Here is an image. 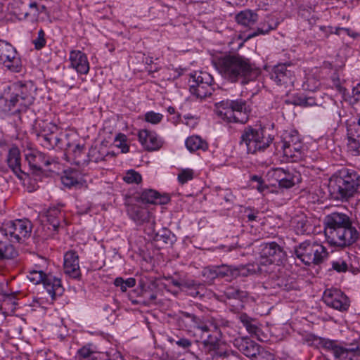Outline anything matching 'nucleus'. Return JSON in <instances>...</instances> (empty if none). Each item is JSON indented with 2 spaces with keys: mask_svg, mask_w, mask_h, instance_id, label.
Instances as JSON below:
<instances>
[{
  "mask_svg": "<svg viewBox=\"0 0 360 360\" xmlns=\"http://www.w3.org/2000/svg\"><path fill=\"white\" fill-rule=\"evenodd\" d=\"M324 233L327 242L335 246L346 247L354 243L359 233L352 225L350 218L340 212H333L325 217Z\"/></svg>",
  "mask_w": 360,
  "mask_h": 360,
  "instance_id": "nucleus-1",
  "label": "nucleus"
},
{
  "mask_svg": "<svg viewBox=\"0 0 360 360\" xmlns=\"http://www.w3.org/2000/svg\"><path fill=\"white\" fill-rule=\"evenodd\" d=\"M35 88L31 83L6 86L0 95V117L25 110L34 101Z\"/></svg>",
  "mask_w": 360,
  "mask_h": 360,
  "instance_id": "nucleus-2",
  "label": "nucleus"
},
{
  "mask_svg": "<svg viewBox=\"0 0 360 360\" xmlns=\"http://www.w3.org/2000/svg\"><path fill=\"white\" fill-rule=\"evenodd\" d=\"M193 323V328L201 332V338L207 334L206 338L200 342L202 353L212 356L226 357L230 350L226 348V343L221 341L222 333L219 326L212 319L202 320L193 314H186Z\"/></svg>",
  "mask_w": 360,
  "mask_h": 360,
  "instance_id": "nucleus-3",
  "label": "nucleus"
},
{
  "mask_svg": "<svg viewBox=\"0 0 360 360\" xmlns=\"http://www.w3.org/2000/svg\"><path fill=\"white\" fill-rule=\"evenodd\" d=\"M214 65L222 77L231 82H236L242 78V83H246V77L253 70L249 59L239 55L219 57L215 60Z\"/></svg>",
  "mask_w": 360,
  "mask_h": 360,
  "instance_id": "nucleus-4",
  "label": "nucleus"
},
{
  "mask_svg": "<svg viewBox=\"0 0 360 360\" xmlns=\"http://www.w3.org/2000/svg\"><path fill=\"white\" fill-rule=\"evenodd\" d=\"M359 182L360 176L355 171L343 169L330 178L328 186L336 198L347 200L356 192Z\"/></svg>",
  "mask_w": 360,
  "mask_h": 360,
  "instance_id": "nucleus-5",
  "label": "nucleus"
},
{
  "mask_svg": "<svg viewBox=\"0 0 360 360\" xmlns=\"http://www.w3.org/2000/svg\"><path fill=\"white\" fill-rule=\"evenodd\" d=\"M272 141L273 138L266 135L264 129L248 126L242 131L240 145L245 146L248 153L256 154L264 151Z\"/></svg>",
  "mask_w": 360,
  "mask_h": 360,
  "instance_id": "nucleus-6",
  "label": "nucleus"
},
{
  "mask_svg": "<svg viewBox=\"0 0 360 360\" xmlns=\"http://www.w3.org/2000/svg\"><path fill=\"white\" fill-rule=\"evenodd\" d=\"M297 259L306 265H318L328 257L326 248L314 241L305 240L295 248Z\"/></svg>",
  "mask_w": 360,
  "mask_h": 360,
  "instance_id": "nucleus-7",
  "label": "nucleus"
},
{
  "mask_svg": "<svg viewBox=\"0 0 360 360\" xmlns=\"http://www.w3.org/2000/svg\"><path fill=\"white\" fill-rule=\"evenodd\" d=\"M27 278L34 285L42 283L48 293L53 298L63 292L60 280L51 274H46L37 265L28 271Z\"/></svg>",
  "mask_w": 360,
  "mask_h": 360,
  "instance_id": "nucleus-8",
  "label": "nucleus"
},
{
  "mask_svg": "<svg viewBox=\"0 0 360 360\" xmlns=\"http://www.w3.org/2000/svg\"><path fill=\"white\" fill-rule=\"evenodd\" d=\"M190 91L197 98H204L212 94L213 77L207 72H195L189 79Z\"/></svg>",
  "mask_w": 360,
  "mask_h": 360,
  "instance_id": "nucleus-9",
  "label": "nucleus"
},
{
  "mask_svg": "<svg viewBox=\"0 0 360 360\" xmlns=\"http://www.w3.org/2000/svg\"><path fill=\"white\" fill-rule=\"evenodd\" d=\"M5 240L20 242L28 237L32 231L31 222L27 219H17L4 223Z\"/></svg>",
  "mask_w": 360,
  "mask_h": 360,
  "instance_id": "nucleus-10",
  "label": "nucleus"
},
{
  "mask_svg": "<svg viewBox=\"0 0 360 360\" xmlns=\"http://www.w3.org/2000/svg\"><path fill=\"white\" fill-rule=\"evenodd\" d=\"M0 63L12 72H19L21 70V60L15 49L3 40H0Z\"/></svg>",
  "mask_w": 360,
  "mask_h": 360,
  "instance_id": "nucleus-11",
  "label": "nucleus"
},
{
  "mask_svg": "<svg viewBox=\"0 0 360 360\" xmlns=\"http://www.w3.org/2000/svg\"><path fill=\"white\" fill-rule=\"evenodd\" d=\"M325 348L333 354L336 360H352L354 356L360 354V338L347 347L334 341H328L325 343Z\"/></svg>",
  "mask_w": 360,
  "mask_h": 360,
  "instance_id": "nucleus-12",
  "label": "nucleus"
},
{
  "mask_svg": "<svg viewBox=\"0 0 360 360\" xmlns=\"http://www.w3.org/2000/svg\"><path fill=\"white\" fill-rule=\"evenodd\" d=\"M326 304L341 312L347 311L350 306L348 297L337 288L326 289L323 295Z\"/></svg>",
  "mask_w": 360,
  "mask_h": 360,
  "instance_id": "nucleus-13",
  "label": "nucleus"
},
{
  "mask_svg": "<svg viewBox=\"0 0 360 360\" xmlns=\"http://www.w3.org/2000/svg\"><path fill=\"white\" fill-rule=\"evenodd\" d=\"M261 257L266 259L268 264L279 265L285 259V252L276 242L264 243L259 246Z\"/></svg>",
  "mask_w": 360,
  "mask_h": 360,
  "instance_id": "nucleus-14",
  "label": "nucleus"
},
{
  "mask_svg": "<svg viewBox=\"0 0 360 360\" xmlns=\"http://www.w3.org/2000/svg\"><path fill=\"white\" fill-rule=\"evenodd\" d=\"M347 146L354 155L360 154V117L347 127Z\"/></svg>",
  "mask_w": 360,
  "mask_h": 360,
  "instance_id": "nucleus-15",
  "label": "nucleus"
},
{
  "mask_svg": "<svg viewBox=\"0 0 360 360\" xmlns=\"http://www.w3.org/2000/svg\"><path fill=\"white\" fill-rule=\"evenodd\" d=\"M290 64H278L274 66L270 73L271 79L279 86H287L293 84V71Z\"/></svg>",
  "mask_w": 360,
  "mask_h": 360,
  "instance_id": "nucleus-16",
  "label": "nucleus"
},
{
  "mask_svg": "<svg viewBox=\"0 0 360 360\" xmlns=\"http://www.w3.org/2000/svg\"><path fill=\"white\" fill-rule=\"evenodd\" d=\"M272 177L278 182L280 188H290L300 181V174L283 168L272 170Z\"/></svg>",
  "mask_w": 360,
  "mask_h": 360,
  "instance_id": "nucleus-17",
  "label": "nucleus"
},
{
  "mask_svg": "<svg viewBox=\"0 0 360 360\" xmlns=\"http://www.w3.org/2000/svg\"><path fill=\"white\" fill-rule=\"evenodd\" d=\"M138 137L141 146L148 151L158 150L164 144V141L153 131L141 129Z\"/></svg>",
  "mask_w": 360,
  "mask_h": 360,
  "instance_id": "nucleus-18",
  "label": "nucleus"
},
{
  "mask_svg": "<svg viewBox=\"0 0 360 360\" xmlns=\"http://www.w3.org/2000/svg\"><path fill=\"white\" fill-rule=\"evenodd\" d=\"M25 159L30 167L36 170H41L44 166L58 162L57 159L46 157L42 153L34 150H28L26 152Z\"/></svg>",
  "mask_w": 360,
  "mask_h": 360,
  "instance_id": "nucleus-19",
  "label": "nucleus"
},
{
  "mask_svg": "<svg viewBox=\"0 0 360 360\" xmlns=\"http://www.w3.org/2000/svg\"><path fill=\"white\" fill-rule=\"evenodd\" d=\"M47 127L50 130V133H46V131L43 134L38 136V140L41 145L47 148L53 149L56 146L60 147L61 137L58 135V127L54 124L49 123Z\"/></svg>",
  "mask_w": 360,
  "mask_h": 360,
  "instance_id": "nucleus-20",
  "label": "nucleus"
},
{
  "mask_svg": "<svg viewBox=\"0 0 360 360\" xmlns=\"http://www.w3.org/2000/svg\"><path fill=\"white\" fill-rule=\"evenodd\" d=\"M70 66L77 73L86 75L89 71V63L86 54L81 51L74 50L70 53Z\"/></svg>",
  "mask_w": 360,
  "mask_h": 360,
  "instance_id": "nucleus-21",
  "label": "nucleus"
},
{
  "mask_svg": "<svg viewBox=\"0 0 360 360\" xmlns=\"http://www.w3.org/2000/svg\"><path fill=\"white\" fill-rule=\"evenodd\" d=\"M64 271L66 274L77 278L80 274L79 257L73 250L68 251L64 255Z\"/></svg>",
  "mask_w": 360,
  "mask_h": 360,
  "instance_id": "nucleus-22",
  "label": "nucleus"
},
{
  "mask_svg": "<svg viewBox=\"0 0 360 360\" xmlns=\"http://www.w3.org/2000/svg\"><path fill=\"white\" fill-rule=\"evenodd\" d=\"M18 255L14 246L7 240H5L4 224L0 226V261L11 259Z\"/></svg>",
  "mask_w": 360,
  "mask_h": 360,
  "instance_id": "nucleus-23",
  "label": "nucleus"
},
{
  "mask_svg": "<svg viewBox=\"0 0 360 360\" xmlns=\"http://www.w3.org/2000/svg\"><path fill=\"white\" fill-rule=\"evenodd\" d=\"M234 345L248 357H257L259 353V345L252 340L243 338L236 339L234 340Z\"/></svg>",
  "mask_w": 360,
  "mask_h": 360,
  "instance_id": "nucleus-24",
  "label": "nucleus"
},
{
  "mask_svg": "<svg viewBox=\"0 0 360 360\" xmlns=\"http://www.w3.org/2000/svg\"><path fill=\"white\" fill-rule=\"evenodd\" d=\"M291 226L297 234H309L313 229L310 220L304 214L297 215L291 220Z\"/></svg>",
  "mask_w": 360,
  "mask_h": 360,
  "instance_id": "nucleus-25",
  "label": "nucleus"
},
{
  "mask_svg": "<svg viewBox=\"0 0 360 360\" xmlns=\"http://www.w3.org/2000/svg\"><path fill=\"white\" fill-rule=\"evenodd\" d=\"M20 162L21 158L19 149L17 147H12L8 151L7 162L9 167L19 179H22V174Z\"/></svg>",
  "mask_w": 360,
  "mask_h": 360,
  "instance_id": "nucleus-26",
  "label": "nucleus"
},
{
  "mask_svg": "<svg viewBox=\"0 0 360 360\" xmlns=\"http://www.w3.org/2000/svg\"><path fill=\"white\" fill-rule=\"evenodd\" d=\"M298 143H301V141L297 131H285L282 135L281 141V148L284 155H291L289 147Z\"/></svg>",
  "mask_w": 360,
  "mask_h": 360,
  "instance_id": "nucleus-27",
  "label": "nucleus"
},
{
  "mask_svg": "<svg viewBox=\"0 0 360 360\" xmlns=\"http://www.w3.org/2000/svg\"><path fill=\"white\" fill-rule=\"evenodd\" d=\"M219 115L229 122L245 123L249 118V112L242 111L219 110Z\"/></svg>",
  "mask_w": 360,
  "mask_h": 360,
  "instance_id": "nucleus-28",
  "label": "nucleus"
},
{
  "mask_svg": "<svg viewBox=\"0 0 360 360\" xmlns=\"http://www.w3.org/2000/svg\"><path fill=\"white\" fill-rule=\"evenodd\" d=\"M235 20L238 24L244 27H250L256 23L258 15L253 11L246 9L236 14Z\"/></svg>",
  "mask_w": 360,
  "mask_h": 360,
  "instance_id": "nucleus-29",
  "label": "nucleus"
},
{
  "mask_svg": "<svg viewBox=\"0 0 360 360\" xmlns=\"http://www.w3.org/2000/svg\"><path fill=\"white\" fill-rule=\"evenodd\" d=\"M47 221L53 231H57L61 223L64 221V214L59 207H50L47 211Z\"/></svg>",
  "mask_w": 360,
  "mask_h": 360,
  "instance_id": "nucleus-30",
  "label": "nucleus"
},
{
  "mask_svg": "<svg viewBox=\"0 0 360 360\" xmlns=\"http://www.w3.org/2000/svg\"><path fill=\"white\" fill-rule=\"evenodd\" d=\"M186 148L190 152H194L197 150L205 151L208 148V143L200 136L195 135L189 136L185 141Z\"/></svg>",
  "mask_w": 360,
  "mask_h": 360,
  "instance_id": "nucleus-31",
  "label": "nucleus"
},
{
  "mask_svg": "<svg viewBox=\"0 0 360 360\" xmlns=\"http://www.w3.org/2000/svg\"><path fill=\"white\" fill-rule=\"evenodd\" d=\"M257 264H248L246 265L235 266V279L238 277H247L259 271Z\"/></svg>",
  "mask_w": 360,
  "mask_h": 360,
  "instance_id": "nucleus-32",
  "label": "nucleus"
},
{
  "mask_svg": "<svg viewBox=\"0 0 360 360\" xmlns=\"http://www.w3.org/2000/svg\"><path fill=\"white\" fill-rule=\"evenodd\" d=\"M226 105V108H223L224 110L231 111H243L244 112L250 113V108L245 101H227L226 103H222L221 106Z\"/></svg>",
  "mask_w": 360,
  "mask_h": 360,
  "instance_id": "nucleus-33",
  "label": "nucleus"
},
{
  "mask_svg": "<svg viewBox=\"0 0 360 360\" xmlns=\"http://www.w3.org/2000/svg\"><path fill=\"white\" fill-rule=\"evenodd\" d=\"M348 258L346 253L335 257L331 261L332 269L339 273L346 272L348 269Z\"/></svg>",
  "mask_w": 360,
  "mask_h": 360,
  "instance_id": "nucleus-34",
  "label": "nucleus"
},
{
  "mask_svg": "<svg viewBox=\"0 0 360 360\" xmlns=\"http://www.w3.org/2000/svg\"><path fill=\"white\" fill-rule=\"evenodd\" d=\"M103 352L92 351L89 347L84 346L80 348L76 355L77 360H96L101 357Z\"/></svg>",
  "mask_w": 360,
  "mask_h": 360,
  "instance_id": "nucleus-35",
  "label": "nucleus"
},
{
  "mask_svg": "<svg viewBox=\"0 0 360 360\" xmlns=\"http://www.w3.org/2000/svg\"><path fill=\"white\" fill-rule=\"evenodd\" d=\"M127 212L130 218L136 222H142L146 219L145 210L137 205H129L127 209Z\"/></svg>",
  "mask_w": 360,
  "mask_h": 360,
  "instance_id": "nucleus-36",
  "label": "nucleus"
},
{
  "mask_svg": "<svg viewBox=\"0 0 360 360\" xmlns=\"http://www.w3.org/2000/svg\"><path fill=\"white\" fill-rule=\"evenodd\" d=\"M63 184L68 188L77 186L81 184V177L76 172L66 173L62 177Z\"/></svg>",
  "mask_w": 360,
  "mask_h": 360,
  "instance_id": "nucleus-37",
  "label": "nucleus"
},
{
  "mask_svg": "<svg viewBox=\"0 0 360 360\" xmlns=\"http://www.w3.org/2000/svg\"><path fill=\"white\" fill-rule=\"evenodd\" d=\"M219 278L231 281L235 279V266L223 264L218 266Z\"/></svg>",
  "mask_w": 360,
  "mask_h": 360,
  "instance_id": "nucleus-38",
  "label": "nucleus"
},
{
  "mask_svg": "<svg viewBox=\"0 0 360 360\" xmlns=\"http://www.w3.org/2000/svg\"><path fill=\"white\" fill-rule=\"evenodd\" d=\"M114 284L117 287H120L122 292H125L128 288H133L136 285V280L134 278L124 280L121 277H117L115 279Z\"/></svg>",
  "mask_w": 360,
  "mask_h": 360,
  "instance_id": "nucleus-39",
  "label": "nucleus"
},
{
  "mask_svg": "<svg viewBox=\"0 0 360 360\" xmlns=\"http://www.w3.org/2000/svg\"><path fill=\"white\" fill-rule=\"evenodd\" d=\"M225 294L229 299H238L240 300H243L248 296L247 292L232 287L228 288L225 291Z\"/></svg>",
  "mask_w": 360,
  "mask_h": 360,
  "instance_id": "nucleus-40",
  "label": "nucleus"
},
{
  "mask_svg": "<svg viewBox=\"0 0 360 360\" xmlns=\"http://www.w3.org/2000/svg\"><path fill=\"white\" fill-rule=\"evenodd\" d=\"M184 286L188 288V293L193 297L200 295V290H203V285L202 284L196 283L193 281L185 283Z\"/></svg>",
  "mask_w": 360,
  "mask_h": 360,
  "instance_id": "nucleus-41",
  "label": "nucleus"
},
{
  "mask_svg": "<svg viewBox=\"0 0 360 360\" xmlns=\"http://www.w3.org/2000/svg\"><path fill=\"white\" fill-rule=\"evenodd\" d=\"M123 180L127 184H139L142 180V177L139 172L130 169L125 174Z\"/></svg>",
  "mask_w": 360,
  "mask_h": 360,
  "instance_id": "nucleus-42",
  "label": "nucleus"
},
{
  "mask_svg": "<svg viewBox=\"0 0 360 360\" xmlns=\"http://www.w3.org/2000/svg\"><path fill=\"white\" fill-rule=\"evenodd\" d=\"M202 274L207 282H212L219 278L218 266L206 267L202 270Z\"/></svg>",
  "mask_w": 360,
  "mask_h": 360,
  "instance_id": "nucleus-43",
  "label": "nucleus"
},
{
  "mask_svg": "<svg viewBox=\"0 0 360 360\" xmlns=\"http://www.w3.org/2000/svg\"><path fill=\"white\" fill-rule=\"evenodd\" d=\"M321 83L319 79L313 76H309L307 77L305 82L303 84V86L306 90L310 91H315L320 86Z\"/></svg>",
  "mask_w": 360,
  "mask_h": 360,
  "instance_id": "nucleus-44",
  "label": "nucleus"
},
{
  "mask_svg": "<svg viewBox=\"0 0 360 360\" xmlns=\"http://www.w3.org/2000/svg\"><path fill=\"white\" fill-rule=\"evenodd\" d=\"M290 150L291 155H285L288 158H290L291 161H297L298 159L301 158L302 155V143H298L294 145H292L289 147Z\"/></svg>",
  "mask_w": 360,
  "mask_h": 360,
  "instance_id": "nucleus-45",
  "label": "nucleus"
},
{
  "mask_svg": "<svg viewBox=\"0 0 360 360\" xmlns=\"http://www.w3.org/2000/svg\"><path fill=\"white\" fill-rule=\"evenodd\" d=\"M114 143L115 146L120 148L122 153H127L129 151V146L127 144V136L123 134H118L115 138Z\"/></svg>",
  "mask_w": 360,
  "mask_h": 360,
  "instance_id": "nucleus-46",
  "label": "nucleus"
},
{
  "mask_svg": "<svg viewBox=\"0 0 360 360\" xmlns=\"http://www.w3.org/2000/svg\"><path fill=\"white\" fill-rule=\"evenodd\" d=\"M158 192L150 189L144 191L141 193V198L143 202L146 203L155 204Z\"/></svg>",
  "mask_w": 360,
  "mask_h": 360,
  "instance_id": "nucleus-47",
  "label": "nucleus"
},
{
  "mask_svg": "<svg viewBox=\"0 0 360 360\" xmlns=\"http://www.w3.org/2000/svg\"><path fill=\"white\" fill-rule=\"evenodd\" d=\"M193 176L194 172L193 169L189 168L183 169L178 174V180L181 184H184L187 181L193 179Z\"/></svg>",
  "mask_w": 360,
  "mask_h": 360,
  "instance_id": "nucleus-48",
  "label": "nucleus"
},
{
  "mask_svg": "<svg viewBox=\"0 0 360 360\" xmlns=\"http://www.w3.org/2000/svg\"><path fill=\"white\" fill-rule=\"evenodd\" d=\"M163 119V115L161 113L155 112L154 111H149L145 114V120L153 124H159Z\"/></svg>",
  "mask_w": 360,
  "mask_h": 360,
  "instance_id": "nucleus-49",
  "label": "nucleus"
},
{
  "mask_svg": "<svg viewBox=\"0 0 360 360\" xmlns=\"http://www.w3.org/2000/svg\"><path fill=\"white\" fill-rule=\"evenodd\" d=\"M276 27V23H274V25H269L267 27H266L265 25H264L262 27L258 28L257 31L249 34L244 39V41H246L259 34H265L268 33L270 30H274Z\"/></svg>",
  "mask_w": 360,
  "mask_h": 360,
  "instance_id": "nucleus-50",
  "label": "nucleus"
},
{
  "mask_svg": "<svg viewBox=\"0 0 360 360\" xmlns=\"http://www.w3.org/2000/svg\"><path fill=\"white\" fill-rule=\"evenodd\" d=\"M75 80V75L74 72L66 70L63 75V83L66 86H69L70 88L73 87L74 82Z\"/></svg>",
  "mask_w": 360,
  "mask_h": 360,
  "instance_id": "nucleus-51",
  "label": "nucleus"
},
{
  "mask_svg": "<svg viewBox=\"0 0 360 360\" xmlns=\"http://www.w3.org/2000/svg\"><path fill=\"white\" fill-rule=\"evenodd\" d=\"M45 33L43 30H40L38 32V37L36 39L33 41V43L34 44L35 48L37 49H41L43 48L46 44V40L44 38Z\"/></svg>",
  "mask_w": 360,
  "mask_h": 360,
  "instance_id": "nucleus-52",
  "label": "nucleus"
},
{
  "mask_svg": "<svg viewBox=\"0 0 360 360\" xmlns=\"http://www.w3.org/2000/svg\"><path fill=\"white\" fill-rule=\"evenodd\" d=\"M68 146L69 148L72 147V153L75 158L79 157L81 155V154L84 153V147L83 145H80V144L73 145V144L68 143Z\"/></svg>",
  "mask_w": 360,
  "mask_h": 360,
  "instance_id": "nucleus-53",
  "label": "nucleus"
},
{
  "mask_svg": "<svg viewBox=\"0 0 360 360\" xmlns=\"http://www.w3.org/2000/svg\"><path fill=\"white\" fill-rule=\"evenodd\" d=\"M176 345L182 349H187L191 346L192 342L187 338H179L176 341Z\"/></svg>",
  "mask_w": 360,
  "mask_h": 360,
  "instance_id": "nucleus-54",
  "label": "nucleus"
},
{
  "mask_svg": "<svg viewBox=\"0 0 360 360\" xmlns=\"http://www.w3.org/2000/svg\"><path fill=\"white\" fill-rule=\"evenodd\" d=\"M260 357L261 360H274V355L264 349H262L261 351L259 349V353L257 355V357Z\"/></svg>",
  "mask_w": 360,
  "mask_h": 360,
  "instance_id": "nucleus-55",
  "label": "nucleus"
},
{
  "mask_svg": "<svg viewBox=\"0 0 360 360\" xmlns=\"http://www.w3.org/2000/svg\"><path fill=\"white\" fill-rule=\"evenodd\" d=\"M98 153L96 148H91L89 153V160L95 162H98V161L103 160L102 157L96 156V154Z\"/></svg>",
  "mask_w": 360,
  "mask_h": 360,
  "instance_id": "nucleus-56",
  "label": "nucleus"
},
{
  "mask_svg": "<svg viewBox=\"0 0 360 360\" xmlns=\"http://www.w3.org/2000/svg\"><path fill=\"white\" fill-rule=\"evenodd\" d=\"M169 196H167V195H160L158 193V196H157V199H156V201H155V204L165 205V204H167L169 202Z\"/></svg>",
  "mask_w": 360,
  "mask_h": 360,
  "instance_id": "nucleus-57",
  "label": "nucleus"
},
{
  "mask_svg": "<svg viewBox=\"0 0 360 360\" xmlns=\"http://www.w3.org/2000/svg\"><path fill=\"white\" fill-rule=\"evenodd\" d=\"M245 328L250 334L256 335L259 330L258 327L256 325L253 324L252 321L250 323H248L245 326Z\"/></svg>",
  "mask_w": 360,
  "mask_h": 360,
  "instance_id": "nucleus-58",
  "label": "nucleus"
},
{
  "mask_svg": "<svg viewBox=\"0 0 360 360\" xmlns=\"http://www.w3.org/2000/svg\"><path fill=\"white\" fill-rule=\"evenodd\" d=\"M314 340H315L314 336L313 335H311V334L307 335L303 338V342L304 343H307L309 345H312L314 343Z\"/></svg>",
  "mask_w": 360,
  "mask_h": 360,
  "instance_id": "nucleus-59",
  "label": "nucleus"
},
{
  "mask_svg": "<svg viewBox=\"0 0 360 360\" xmlns=\"http://www.w3.org/2000/svg\"><path fill=\"white\" fill-rule=\"evenodd\" d=\"M156 295L154 293H152L149 295L148 299L145 300L143 301V304L145 305H150L151 304L154 303L155 300H156Z\"/></svg>",
  "mask_w": 360,
  "mask_h": 360,
  "instance_id": "nucleus-60",
  "label": "nucleus"
},
{
  "mask_svg": "<svg viewBox=\"0 0 360 360\" xmlns=\"http://www.w3.org/2000/svg\"><path fill=\"white\" fill-rule=\"evenodd\" d=\"M240 319L245 327L252 321V320L246 315H241Z\"/></svg>",
  "mask_w": 360,
  "mask_h": 360,
  "instance_id": "nucleus-61",
  "label": "nucleus"
},
{
  "mask_svg": "<svg viewBox=\"0 0 360 360\" xmlns=\"http://www.w3.org/2000/svg\"><path fill=\"white\" fill-rule=\"evenodd\" d=\"M257 189L260 192L263 193L266 190L268 189L267 186L264 184V181H261L260 183H258V186H257Z\"/></svg>",
  "mask_w": 360,
  "mask_h": 360,
  "instance_id": "nucleus-62",
  "label": "nucleus"
},
{
  "mask_svg": "<svg viewBox=\"0 0 360 360\" xmlns=\"http://www.w3.org/2000/svg\"><path fill=\"white\" fill-rule=\"evenodd\" d=\"M354 95L357 101H360V85L357 86L353 91Z\"/></svg>",
  "mask_w": 360,
  "mask_h": 360,
  "instance_id": "nucleus-63",
  "label": "nucleus"
},
{
  "mask_svg": "<svg viewBox=\"0 0 360 360\" xmlns=\"http://www.w3.org/2000/svg\"><path fill=\"white\" fill-rule=\"evenodd\" d=\"M314 100H312L310 98H306L305 101H304V104L305 105H314Z\"/></svg>",
  "mask_w": 360,
  "mask_h": 360,
  "instance_id": "nucleus-64",
  "label": "nucleus"
}]
</instances>
